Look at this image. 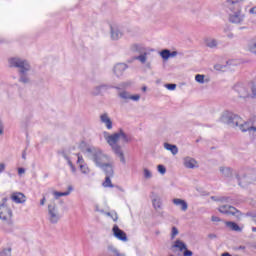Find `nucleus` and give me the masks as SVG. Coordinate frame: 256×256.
<instances>
[{"label":"nucleus","mask_w":256,"mask_h":256,"mask_svg":"<svg viewBox=\"0 0 256 256\" xmlns=\"http://www.w3.org/2000/svg\"><path fill=\"white\" fill-rule=\"evenodd\" d=\"M103 137L109 147H111L114 155H116V157H119L120 162L125 165V163H127V160L125 159V152H123V147L119 145V141L121 143H129V141H131L129 135H127L125 131L120 129L118 132H115L113 134H109V132L104 131Z\"/></svg>","instance_id":"obj_1"},{"label":"nucleus","mask_w":256,"mask_h":256,"mask_svg":"<svg viewBox=\"0 0 256 256\" xmlns=\"http://www.w3.org/2000/svg\"><path fill=\"white\" fill-rule=\"evenodd\" d=\"M220 121L230 127H238L242 133H246V131L249 133L256 132L255 126H251V123L243 121V118L231 111L223 112Z\"/></svg>","instance_id":"obj_2"},{"label":"nucleus","mask_w":256,"mask_h":256,"mask_svg":"<svg viewBox=\"0 0 256 256\" xmlns=\"http://www.w3.org/2000/svg\"><path fill=\"white\" fill-rule=\"evenodd\" d=\"M83 153L86 155V157H88V159L95 163L96 167L99 168L103 167L106 165V163H109V161L113 159L109 154L95 147H87Z\"/></svg>","instance_id":"obj_3"},{"label":"nucleus","mask_w":256,"mask_h":256,"mask_svg":"<svg viewBox=\"0 0 256 256\" xmlns=\"http://www.w3.org/2000/svg\"><path fill=\"white\" fill-rule=\"evenodd\" d=\"M10 67L19 69L20 83H29V73H31V65L27 60L22 58H11L9 60Z\"/></svg>","instance_id":"obj_4"},{"label":"nucleus","mask_w":256,"mask_h":256,"mask_svg":"<svg viewBox=\"0 0 256 256\" xmlns=\"http://www.w3.org/2000/svg\"><path fill=\"white\" fill-rule=\"evenodd\" d=\"M243 0H227L226 6L230 11H234L230 14L229 21L230 23H236L237 25L243 23L245 19V15L241 13V4H239Z\"/></svg>","instance_id":"obj_5"},{"label":"nucleus","mask_w":256,"mask_h":256,"mask_svg":"<svg viewBox=\"0 0 256 256\" xmlns=\"http://www.w3.org/2000/svg\"><path fill=\"white\" fill-rule=\"evenodd\" d=\"M234 91L240 99H255L256 87L255 85L246 86L245 84L238 83L234 86Z\"/></svg>","instance_id":"obj_6"},{"label":"nucleus","mask_w":256,"mask_h":256,"mask_svg":"<svg viewBox=\"0 0 256 256\" xmlns=\"http://www.w3.org/2000/svg\"><path fill=\"white\" fill-rule=\"evenodd\" d=\"M121 87L122 89H125V87H129V83L124 82L120 84V86L114 87L118 90V97H120V99H123V101H139L141 99V95H132L131 93L125 90H121Z\"/></svg>","instance_id":"obj_7"},{"label":"nucleus","mask_w":256,"mask_h":256,"mask_svg":"<svg viewBox=\"0 0 256 256\" xmlns=\"http://www.w3.org/2000/svg\"><path fill=\"white\" fill-rule=\"evenodd\" d=\"M48 221L51 223H59V220L61 219V213H59V207L55 203V200H52L48 204V215H47Z\"/></svg>","instance_id":"obj_8"},{"label":"nucleus","mask_w":256,"mask_h":256,"mask_svg":"<svg viewBox=\"0 0 256 256\" xmlns=\"http://www.w3.org/2000/svg\"><path fill=\"white\" fill-rule=\"evenodd\" d=\"M112 233L115 239H118V241H122V243H127V241H129V238L127 237V233L121 230V228H119L117 224L113 226Z\"/></svg>","instance_id":"obj_9"},{"label":"nucleus","mask_w":256,"mask_h":256,"mask_svg":"<svg viewBox=\"0 0 256 256\" xmlns=\"http://www.w3.org/2000/svg\"><path fill=\"white\" fill-rule=\"evenodd\" d=\"M110 37L112 41H119L123 37V31L121 30V26L117 24L110 25Z\"/></svg>","instance_id":"obj_10"},{"label":"nucleus","mask_w":256,"mask_h":256,"mask_svg":"<svg viewBox=\"0 0 256 256\" xmlns=\"http://www.w3.org/2000/svg\"><path fill=\"white\" fill-rule=\"evenodd\" d=\"M218 211L224 215H236V217L241 215V212L237 208L230 205H222L218 208Z\"/></svg>","instance_id":"obj_11"},{"label":"nucleus","mask_w":256,"mask_h":256,"mask_svg":"<svg viewBox=\"0 0 256 256\" xmlns=\"http://www.w3.org/2000/svg\"><path fill=\"white\" fill-rule=\"evenodd\" d=\"M12 215L13 212L11 211V208H9L5 202L0 204V219H2V221L9 220Z\"/></svg>","instance_id":"obj_12"},{"label":"nucleus","mask_w":256,"mask_h":256,"mask_svg":"<svg viewBox=\"0 0 256 256\" xmlns=\"http://www.w3.org/2000/svg\"><path fill=\"white\" fill-rule=\"evenodd\" d=\"M174 249H178L179 251H184L183 256H193V252L189 249H187V244H185L181 240H176L174 244L172 245Z\"/></svg>","instance_id":"obj_13"},{"label":"nucleus","mask_w":256,"mask_h":256,"mask_svg":"<svg viewBox=\"0 0 256 256\" xmlns=\"http://www.w3.org/2000/svg\"><path fill=\"white\" fill-rule=\"evenodd\" d=\"M113 165H115V162L112 159L111 161L104 164L103 166H100V169H102V171H104L106 177H113V175L115 173L113 170Z\"/></svg>","instance_id":"obj_14"},{"label":"nucleus","mask_w":256,"mask_h":256,"mask_svg":"<svg viewBox=\"0 0 256 256\" xmlns=\"http://www.w3.org/2000/svg\"><path fill=\"white\" fill-rule=\"evenodd\" d=\"M183 163L186 169H197V167H199V163L197 162V160H195V158L190 156L185 157L183 159Z\"/></svg>","instance_id":"obj_15"},{"label":"nucleus","mask_w":256,"mask_h":256,"mask_svg":"<svg viewBox=\"0 0 256 256\" xmlns=\"http://www.w3.org/2000/svg\"><path fill=\"white\" fill-rule=\"evenodd\" d=\"M100 121L103 125H105L108 131H111V129H113V121H111L109 114L103 113L102 115H100Z\"/></svg>","instance_id":"obj_16"},{"label":"nucleus","mask_w":256,"mask_h":256,"mask_svg":"<svg viewBox=\"0 0 256 256\" xmlns=\"http://www.w3.org/2000/svg\"><path fill=\"white\" fill-rule=\"evenodd\" d=\"M127 69H128L127 64L118 63L113 68L114 75H116V77H121V75H123V73H125V71H127Z\"/></svg>","instance_id":"obj_17"},{"label":"nucleus","mask_w":256,"mask_h":256,"mask_svg":"<svg viewBox=\"0 0 256 256\" xmlns=\"http://www.w3.org/2000/svg\"><path fill=\"white\" fill-rule=\"evenodd\" d=\"M152 205L155 211H161L163 209V200L159 195H154L152 198Z\"/></svg>","instance_id":"obj_18"},{"label":"nucleus","mask_w":256,"mask_h":256,"mask_svg":"<svg viewBox=\"0 0 256 256\" xmlns=\"http://www.w3.org/2000/svg\"><path fill=\"white\" fill-rule=\"evenodd\" d=\"M172 202L176 205V207H179L182 211H187L189 209V204H187V201L181 199V198H174Z\"/></svg>","instance_id":"obj_19"},{"label":"nucleus","mask_w":256,"mask_h":256,"mask_svg":"<svg viewBox=\"0 0 256 256\" xmlns=\"http://www.w3.org/2000/svg\"><path fill=\"white\" fill-rule=\"evenodd\" d=\"M205 45L206 47H209V49H217L219 42L215 38H206Z\"/></svg>","instance_id":"obj_20"},{"label":"nucleus","mask_w":256,"mask_h":256,"mask_svg":"<svg viewBox=\"0 0 256 256\" xmlns=\"http://www.w3.org/2000/svg\"><path fill=\"white\" fill-rule=\"evenodd\" d=\"M130 51L132 53H143V51H145V46H143V44L134 43L130 45Z\"/></svg>","instance_id":"obj_21"},{"label":"nucleus","mask_w":256,"mask_h":256,"mask_svg":"<svg viewBox=\"0 0 256 256\" xmlns=\"http://www.w3.org/2000/svg\"><path fill=\"white\" fill-rule=\"evenodd\" d=\"M164 149H166V151H170L172 155H177V153H179V148H177V145L175 144L164 143Z\"/></svg>","instance_id":"obj_22"},{"label":"nucleus","mask_w":256,"mask_h":256,"mask_svg":"<svg viewBox=\"0 0 256 256\" xmlns=\"http://www.w3.org/2000/svg\"><path fill=\"white\" fill-rule=\"evenodd\" d=\"M12 200L14 201V203H25L26 199H25V194L18 192V193H14L12 195Z\"/></svg>","instance_id":"obj_23"},{"label":"nucleus","mask_w":256,"mask_h":256,"mask_svg":"<svg viewBox=\"0 0 256 256\" xmlns=\"http://www.w3.org/2000/svg\"><path fill=\"white\" fill-rule=\"evenodd\" d=\"M219 171L223 177H231L233 175V170L227 166H220Z\"/></svg>","instance_id":"obj_24"},{"label":"nucleus","mask_w":256,"mask_h":256,"mask_svg":"<svg viewBox=\"0 0 256 256\" xmlns=\"http://www.w3.org/2000/svg\"><path fill=\"white\" fill-rule=\"evenodd\" d=\"M71 191H73V186H68V191H66V192L54 191L53 195H54L55 199H59V197H67L68 195H71Z\"/></svg>","instance_id":"obj_25"},{"label":"nucleus","mask_w":256,"mask_h":256,"mask_svg":"<svg viewBox=\"0 0 256 256\" xmlns=\"http://www.w3.org/2000/svg\"><path fill=\"white\" fill-rule=\"evenodd\" d=\"M195 81H196V83L203 85L205 83H209V78H205V75H203V74H197L195 76Z\"/></svg>","instance_id":"obj_26"},{"label":"nucleus","mask_w":256,"mask_h":256,"mask_svg":"<svg viewBox=\"0 0 256 256\" xmlns=\"http://www.w3.org/2000/svg\"><path fill=\"white\" fill-rule=\"evenodd\" d=\"M62 157L67 161L72 173H77V168H75V165H73V162H71V158L66 153H62Z\"/></svg>","instance_id":"obj_27"},{"label":"nucleus","mask_w":256,"mask_h":256,"mask_svg":"<svg viewBox=\"0 0 256 256\" xmlns=\"http://www.w3.org/2000/svg\"><path fill=\"white\" fill-rule=\"evenodd\" d=\"M226 225L231 229V231H237L238 233H241L242 229L238 226L235 222H226Z\"/></svg>","instance_id":"obj_28"},{"label":"nucleus","mask_w":256,"mask_h":256,"mask_svg":"<svg viewBox=\"0 0 256 256\" xmlns=\"http://www.w3.org/2000/svg\"><path fill=\"white\" fill-rule=\"evenodd\" d=\"M147 55H149V53L143 51L139 56H137L135 59L136 61H140V63L145 64L147 63Z\"/></svg>","instance_id":"obj_29"},{"label":"nucleus","mask_w":256,"mask_h":256,"mask_svg":"<svg viewBox=\"0 0 256 256\" xmlns=\"http://www.w3.org/2000/svg\"><path fill=\"white\" fill-rule=\"evenodd\" d=\"M108 251H110V253H113L114 256H125V254L120 253L119 250L113 245L108 246Z\"/></svg>","instance_id":"obj_30"},{"label":"nucleus","mask_w":256,"mask_h":256,"mask_svg":"<svg viewBox=\"0 0 256 256\" xmlns=\"http://www.w3.org/2000/svg\"><path fill=\"white\" fill-rule=\"evenodd\" d=\"M79 169L83 175H89V173H91V170L89 169V166H87V164H81L79 166Z\"/></svg>","instance_id":"obj_31"},{"label":"nucleus","mask_w":256,"mask_h":256,"mask_svg":"<svg viewBox=\"0 0 256 256\" xmlns=\"http://www.w3.org/2000/svg\"><path fill=\"white\" fill-rule=\"evenodd\" d=\"M143 177L147 180L153 179V172H151V170L148 168H143Z\"/></svg>","instance_id":"obj_32"},{"label":"nucleus","mask_w":256,"mask_h":256,"mask_svg":"<svg viewBox=\"0 0 256 256\" xmlns=\"http://www.w3.org/2000/svg\"><path fill=\"white\" fill-rule=\"evenodd\" d=\"M160 56L162 57V59H164V61H167L168 59H170V50L169 49H164L160 52Z\"/></svg>","instance_id":"obj_33"},{"label":"nucleus","mask_w":256,"mask_h":256,"mask_svg":"<svg viewBox=\"0 0 256 256\" xmlns=\"http://www.w3.org/2000/svg\"><path fill=\"white\" fill-rule=\"evenodd\" d=\"M111 177L113 176H106L105 181L103 182V187H110L113 188V183L111 182Z\"/></svg>","instance_id":"obj_34"},{"label":"nucleus","mask_w":256,"mask_h":256,"mask_svg":"<svg viewBox=\"0 0 256 256\" xmlns=\"http://www.w3.org/2000/svg\"><path fill=\"white\" fill-rule=\"evenodd\" d=\"M105 215L107 217H111L113 221H117L119 219V216L117 215V212H115V211L106 212Z\"/></svg>","instance_id":"obj_35"},{"label":"nucleus","mask_w":256,"mask_h":256,"mask_svg":"<svg viewBox=\"0 0 256 256\" xmlns=\"http://www.w3.org/2000/svg\"><path fill=\"white\" fill-rule=\"evenodd\" d=\"M116 86L109 85V84H100V89L103 92L108 91V89H115Z\"/></svg>","instance_id":"obj_36"},{"label":"nucleus","mask_w":256,"mask_h":256,"mask_svg":"<svg viewBox=\"0 0 256 256\" xmlns=\"http://www.w3.org/2000/svg\"><path fill=\"white\" fill-rule=\"evenodd\" d=\"M91 93H92L93 95H101V93H103L102 90H101V86H100V85L95 86V87L92 89Z\"/></svg>","instance_id":"obj_37"},{"label":"nucleus","mask_w":256,"mask_h":256,"mask_svg":"<svg viewBox=\"0 0 256 256\" xmlns=\"http://www.w3.org/2000/svg\"><path fill=\"white\" fill-rule=\"evenodd\" d=\"M157 171L160 173V175H165L167 173V168L160 164L157 166Z\"/></svg>","instance_id":"obj_38"},{"label":"nucleus","mask_w":256,"mask_h":256,"mask_svg":"<svg viewBox=\"0 0 256 256\" xmlns=\"http://www.w3.org/2000/svg\"><path fill=\"white\" fill-rule=\"evenodd\" d=\"M77 155V157H78V159H77V165H87L86 163H85V159H83V156H81V154H76Z\"/></svg>","instance_id":"obj_39"},{"label":"nucleus","mask_w":256,"mask_h":256,"mask_svg":"<svg viewBox=\"0 0 256 256\" xmlns=\"http://www.w3.org/2000/svg\"><path fill=\"white\" fill-rule=\"evenodd\" d=\"M164 87H166L168 91H175V89H177V84H165Z\"/></svg>","instance_id":"obj_40"},{"label":"nucleus","mask_w":256,"mask_h":256,"mask_svg":"<svg viewBox=\"0 0 256 256\" xmlns=\"http://www.w3.org/2000/svg\"><path fill=\"white\" fill-rule=\"evenodd\" d=\"M177 235H179V230L177 229V227H172L171 239H175Z\"/></svg>","instance_id":"obj_41"},{"label":"nucleus","mask_w":256,"mask_h":256,"mask_svg":"<svg viewBox=\"0 0 256 256\" xmlns=\"http://www.w3.org/2000/svg\"><path fill=\"white\" fill-rule=\"evenodd\" d=\"M0 256H11V248L4 249L0 252Z\"/></svg>","instance_id":"obj_42"},{"label":"nucleus","mask_w":256,"mask_h":256,"mask_svg":"<svg viewBox=\"0 0 256 256\" xmlns=\"http://www.w3.org/2000/svg\"><path fill=\"white\" fill-rule=\"evenodd\" d=\"M214 69H216V71H225V66H223L221 64H216L214 66Z\"/></svg>","instance_id":"obj_43"},{"label":"nucleus","mask_w":256,"mask_h":256,"mask_svg":"<svg viewBox=\"0 0 256 256\" xmlns=\"http://www.w3.org/2000/svg\"><path fill=\"white\" fill-rule=\"evenodd\" d=\"M250 51L252 53H255L256 54V42H253L251 45H250Z\"/></svg>","instance_id":"obj_44"},{"label":"nucleus","mask_w":256,"mask_h":256,"mask_svg":"<svg viewBox=\"0 0 256 256\" xmlns=\"http://www.w3.org/2000/svg\"><path fill=\"white\" fill-rule=\"evenodd\" d=\"M211 221H213L214 223H219V221H221V218L217 216H212Z\"/></svg>","instance_id":"obj_45"},{"label":"nucleus","mask_w":256,"mask_h":256,"mask_svg":"<svg viewBox=\"0 0 256 256\" xmlns=\"http://www.w3.org/2000/svg\"><path fill=\"white\" fill-rule=\"evenodd\" d=\"M5 171V163L0 164V175Z\"/></svg>","instance_id":"obj_46"},{"label":"nucleus","mask_w":256,"mask_h":256,"mask_svg":"<svg viewBox=\"0 0 256 256\" xmlns=\"http://www.w3.org/2000/svg\"><path fill=\"white\" fill-rule=\"evenodd\" d=\"M249 13H250L251 15H256V6L253 7V8H251V9L249 10Z\"/></svg>","instance_id":"obj_47"},{"label":"nucleus","mask_w":256,"mask_h":256,"mask_svg":"<svg viewBox=\"0 0 256 256\" xmlns=\"http://www.w3.org/2000/svg\"><path fill=\"white\" fill-rule=\"evenodd\" d=\"M25 173V168H18V175H23Z\"/></svg>","instance_id":"obj_48"},{"label":"nucleus","mask_w":256,"mask_h":256,"mask_svg":"<svg viewBox=\"0 0 256 256\" xmlns=\"http://www.w3.org/2000/svg\"><path fill=\"white\" fill-rule=\"evenodd\" d=\"M47 199L45 198V196L40 200V205H45Z\"/></svg>","instance_id":"obj_49"},{"label":"nucleus","mask_w":256,"mask_h":256,"mask_svg":"<svg viewBox=\"0 0 256 256\" xmlns=\"http://www.w3.org/2000/svg\"><path fill=\"white\" fill-rule=\"evenodd\" d=\"M177 55H178L177 51L170 52V58L177 57Z\"/></svg>","instance_id":"obj_50"},{"label":"nucleus","mask_w":256,"mask_h":256,"mask_svg":"<svg viewBox=\"0 0 256 256\" xmlns=\"http://www.w3.org/2000/svg\"><path fill=\"white\" fill-rule=\"evenodd\" d=\"M0 135H3V123L0 121Z\"/></svg>","instance_id":"obj_51"},{"label":"nucleus","mask_w":256,"mask_h":256,"mask_svg":"<svg viewBox=\"0 0 256 256\" xmlns=\"http://www.w3.org/2000/svg\"><path fill=\"white\" fill-rule=\"evenodd\" d=\"M238 179V185H243V182L241 181V178L239 176H237Z\"/></svg>","instance_id":"obj_52"},{"label":"nucleus","mask_w":256,"mask_h":256,"mask_svg":"<svg viewBox=\"0 0 256 256\" xmlns=\"http://www.w3.org/2000/svg\"><path fill=\"white\" fill-rule=\"evenodd\" d=\"M222 256H231V254H229V252H225L222 254Z\"/></svg>","instance_id":"obj_53"},{"label":"nucleus","mask_w":256,"mask_h":256,"mask_svg":"<svg viewBox=\"0 0 256 256\" xmlns=\"http://www.w3.org/2000/svg\"><path fill=\"white\" fill-rule=\"evenodd\" d=\"M142 91H144V92L147 91V86H143Z\"/></svg>","instance_id":"obj_54"},{"label":"nucleus","mask_w":256,"mask_h":256,"mask_svg":"<svg viewBox=\"0 0 256 256\" xmlns=\"http://www.w3.org/2000/svg\"><path fill=\"white\" fill-rule=\"evenodd\" d=\"M253 233H256V227H252Z\"/></svg>","instance_id":"obj_55"},{"label":"nucleus","mask_w":256,"mask_h":256,"mask_svg":"<svg viewBox=\"0 0 256 256\" xmlns=\"http://www.w3.org/2000/svg\"><path fill=\"white\" fill-rule=\"evenodd\" d=\"M22 158H23V159H26L25 153H23Z\"/></svg>","instance_id":"obj_56"},{"label":"nucleus","mask_w":256,"mask_h":256,"mask_svg":"<svg viewBox=\"0 0 256 256\" xmlns=\"http://www.w3.org/2000/svg\"><path fill=\"white\" fill-rule=\"evenodd\" d=\"M228 37H230V38L233 37V34H230Z\"/></svg>","instance_id":"obj_57"},{"label":"nucleus","mask_w":256,"mask_h":256,"mask_svg":"<svg viewBox=\"0 0 256 256\" xmlns=\"http://www.w3.org/2000/svg\"><path fill=\"white\" fill-rule=\"evenodd\" d=\"M240 249H245V247H244V246H241Z\"/></svg>","instance_id":"obj_58"},{"label":"nucleus","mask_w":256,"mask_h":256,"mask_svg":"<svg viewBox=\"0 0 256 256\" xmlns=\"http://www.w3.org/2000/svg\"><path fill=\"white\" fill-rule=\"evenodd\" d=\"M227 65H231V62H227Z\"/></svg>","instance_id":"obj_59"},{"label":"nucleus","mask_w":256,"mask_h":256,"mask_svg":"<svg viewBox=\"0 0 256 256\" xmlns=\"http://www.w3.org/2000/svg\"><path fill=\"white\" fill-rule=\"evenodd\" d=\"M148 67H151V64H148Z\"/></svg>","instance_id":"obj_60"},{"label":"nucleus","mask_w":256,"mask_h":256,"mask_svg":"<svg viewBox=\"0 0 256 256\" xmlns=\"http://www.w3.org/2000/svg\"><path fill=\"white\" fill-rule=\"evenodd\" d=\"M254 248L256 249V243H255V245H254Z\"/></svg>","instance_id":"obj_61"}]
</instances>
